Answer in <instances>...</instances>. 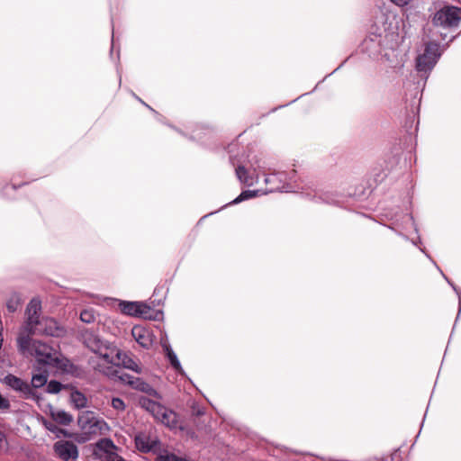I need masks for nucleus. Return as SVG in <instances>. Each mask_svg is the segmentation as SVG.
<instances>
[{"mask_svg": "<svg viewBox=\"0 0 461 461\" xmlns=\"http://www.w3.org/2000/svg\"><path fill=\"white\" fill-rule=\"evenodd\" d=\"M113 349H114V352L110 353L109 359L105 360V363L109 366H103L102 365H98L95 368L112 379H118L122 384H129L134 389L144 392V381L140 377L125 373L122 368L131 370L137 375H140L141 368L137 362L127 353L116 348Z\"/></svg>", "mask_w": 461, "mask_h": 461, "instance_id": "1", "label": "nucleus"}, {"mask_svg": "<svg viewBox=\"0 0 461 461\" xmlns=\"http://www.w3.org/2000/svg\"><path fill=\"white\" fill-rule=\"evenodd\" d=\"M161 394L146 384V411L170 429L179 427L178 415L161 403Z\"/></svg>", "mask_w": 461, "mask_h": 461, "instance_id": "2", "label": "nucleus"}, {"mask_svg": "<svg viewBox=\"0 0 461 461\" xmlns=\"http://www.w3.org/2000/svg\"><path fill=\"white\" fill-rule=\"evenodd\" d=\"M78 339L89 350L99 355L104 362L109 359L110 353L114 352V349H113V348L110 347V345L104 341L99 334L92 330H80L78 333Z\"/></svg>", "mask_w": 461, "mask_h": 461, "instance_id": "3", "label": "nucleus"}, {"mask_svg": "<svg viewBox=\"0 0 461 461\" xmlns=\"http://www.w3.org/2000/svg\"><path fill=\"white\" fill-rule=\"evenodd\" d=\"M461 21V8L444 5L431 15V23L436 27L451 30L456 28Z\"/></svg>", "mask_w": 461, "mask_h": 461, "instance_id": "4", "label": "nucleus"}, {"mask_svg": "<svg viewBox=\"0 0 461 461\" xmlns=\"http://www.w3.org/2000/svg\"><path fill=\"white\" fill-rule=\"evenodd\" d=\"M31 355L35 357L39 366L56 367L59 364V352L41 341H33Z\"/></svg>", "mask_w": 461, "mask_h": 461, "instance_id": "5", "label": "nucleus"}, {"mask_svg": "<svg viewBox=\"0 0 461 461\" xmlns=\"http://www.w3.org/2000/svg\"><path fill=\"white\" fill-rule=\"evenodd\" d=\"M440 57L439 44L429 41L426 44L424 52L417 57L416 69L419 72H429Z\"/></svg>", "mask_w": 461, "mask_h": 461, "instance_id": "6", "label": "nucleus"}, {"mask_svg": "<svg viewBox=\"0 0 461 461\" xmlns=\"http://www.w3.org/2000/svg\"><path fill=\"white\" fill-rule=\"evenodd\" d=\"M32 334H42L51 337H60L64 333V330L59 325L58 321L53 318H42L29 330Z\"/></svg>", "mask_w": 461, "mask_h": 461, "instance_id": "7", "label": "nucleus"}, {"mask_svg": "<svg viewBox=\"0 0 461 461\" xmlns=\"http://www.w3.org/2000/svg\"><path fill=\"white\" fill-rule=\"evenodd\" d=\"M5 383L12 389L23 393V396L25 399H32L37 402L41 399L37 392L34 391L27 382H24L12 374H9L5 377Z\"/></svg>", "mask_w": 461, "mask_h": 461, "instance_id": "8", "label": "nucleus"}, {"mask_svg": "<svg viewBox=\"0 0 461 461\" xmlns=\"http://www.w3.org/2000/svg\"><path fill=\"white\" fill-rule=\"evenodd\" d=\"M53 449L55 455L62 461H75L78 456L77 447L71 441H57L53 445Z\"/></svg>", "mask_w": 461, "mask_h": 461, "instance_id": "9", "label": "nucleus"}, {"mask_svg": "<svg viewBox=\"0 0 461 461\" xmlns=\"http://www.w3.org/2000/svg\"><path fill=\"white\" fill-rule=\"evenodd\" d=\"M160 344L165 353L166 357L167 358L172 368L179 375L184 374L183 367L181 366L180 361L177 358L176 354L172 349L170 344L168 343L167 337L166 334H161L160 337Z\"/></svg>", "mask_w": 461, "mask_h": 461, "instance_id": "10", "label": "nucleus"}, {"mask_svg": "<svg viewBox=\"0 0 461 461\" xmlns=\"http://www.w3.org/2000/svg\"><path fill=\"white\" fill-rule=\"evenodd\" d=\"M77 422L82 429H88L90 433H95L96 429H101V421L90 411L80 412Z\"/></svg>", "mask_w": 461, "mask_h": 461, "instance_id": "11", "label": "nucleus"}, {"mask_svg": "<svg viewBox=\"0 0 461 461\" xmlns=\"http://www.w3.org/2000/svg\"><path fill=\"white\" fill-rule=\"evenodd\" d=\"M265 183L270 185L269 192H286L289 187L286 182V175L284 172L267 175L265 178Z\"/></svg>", "mask_w": 461, "mask_h": 461, "instance_id": "12", "label": "nucleus"}, {"mask_svg": "<svg viewBox=\"0 0 461 461\" xmlns=\"http://www.w3.org/2000/svg\"><path fill=\"white\" fill-rule=\"evenodd\" d=\"M96 447L99 450H104V455L101 456L103 461H126L113 450L115 446L111 439H101L97 444Z\"/></svg>", "mask_w": 461, "mask_h": 461, "instance_id": "13", "label": "nucleus"}, {"mask_svg": "<svg viewBox=\"0 0 461 461\" xmlns=\"http://www.w3.org/2000/svg\"><path fill=\"white\" fill-rule=\"evenodd\" d=\"M118 302V308L120 312L125 315L139 317L144 312V303L141 302H128L120 301Z\"/></svg>", "mask_w": 461, "mask_h": 461, "instance_id": "14", "label": "nucleus"}, {"mask_svg": "<svg viewBox=\"0 0 461 461\" xmlns=\"http://www.w3.org/2000/svg\"><path fill=\"white\" fill-rule=\"evenodd\" d=\"M41 310V301L38 299H32L26 309L27 321L25 330H29L32 326L36 324L40 319V313Z\"/></svg>", "mask_w": 461, "mask_h": 461, "instance_id": "15", "label": "nucleus"}, {"mask_svg": "<svg viewBox=\"0 0 461 461\" xmlns=\"http://www.w3.org/2000/svg\"><path fill=\"white\" fill-rule=\"evenodd\" d=\"M27 334L20 333L19 337L17 338V346L19 351L25 355L29 353L31 355V352L32 351V343L31 339V335H33L32 333H30L28 330Z\"/></svg>", "mask_w": 461, "mask_h": 461, "instance_id": "16", "label": "nucleus"}, {"mask_svg": "<svg viewBox=\"0 0 461 461\" xmlns=\"http://www.w3.org/2000/svg\"><path fill=\"white\" fill-rule=\"evenodd\" d=\"M50 416L57 424L68 426L72 420L73 417L65 411L50 410Z\"/></svg>", "mask_w": 461, "mask_h": 461, "instance_id": "17", "label": "nucleus"}, {"mask_svg": "<svg viewBox=\"0 0 461 461\" xmlns=\"http://www.w3.org/2000/svg\"><path fill=\"white\" fill-rule=\"evenodd\" d=\"M163 318L164 313L160 299L154 308H151V306L146 303V320L159 321H162Z\"/></svg>", "mask_w": 461, "mask_h": 461, "instance_id": "18", "label": "nucleus"}, {"mask_svg": "<svg viewBox=\"0 0 461 461\" xmlns=\"http://www.w3.org/2000/svg\"><path fill=\"white\" fill-rule=\"evenodd\" d=\"M49 373L47 370H43L38 374H33L32 377L31 387L35 391L38 388H41L48 382Z\"/></svg>", "mask_w": 461, "mask_h": 461, "instance_id": "19", "label": "nucleus"}, {"mask_svg": "<svg viewBox=\"0 0 461 461\" xmlns=\"http://www.w3.org/2000/svg\"><path fill=\"white\" fill-rule=\"evenodd\" d=\"M70 400L77 409L86 407L87 399L84 393L79 391H74L70 394Z\"/></svg>", "mask_w": 461, "mask_h": 461, "instance_id": "20", "label": "nucleus"}, {"mask_svg": "<svg viewBox=\"0 0 461 461\" xmlns=\"http://www.w3.org/2000/svg\"><path fill=\"white\" fill-rule=\"evenodd\" d=\"M235 171H236V176H237L238 179L241 183H243L249 186L253 185L252 178L249 176L248 170L246 169V167L244 166H238L236 167Z\"/></svg>", "mask_w": 461, "mask_h": 461, "instance_id": "21", "label": "nucleus"}, {"mask_svg": "<svg viewBox=\"0 0 461 461\" xmlns=\"http://www.w3.org/2000/svg\"><path fill=\"white\" fill-rule=\"evenodd\" d=\"M131 335L140 344L144 347V327L141 325H135L131 330Z\"/></svg>", "mask_w": 461, "mask_h": 461, "instance_id": "22", "label": "nucleus"}, {"mask_svg": "<svg viewBox=\"0 0 461 461\" xmlns=\"http://www.w3.org/2000/svg\"><path fill=\"white\" fill-rule=\"evenodd\" d=\"M80 320L86 323L95 321V312L93 308L85 309L80 312Z\"/></svg>", "mask_w": 461, "mask_h": 461, "instance_id": "23", "label": "nucleus"}, {"mask_svg": "<svg viewBox=\"0 0 461 461\" xmlns=\"http://www.w3.org/2000/svg\"><path fill=\"white\" fill-rule=\"evenodd\" d=\"M257 194V192L256 191H250V190H246V191H243L240 194L239 196H237L234 200H232L231 202H230L227 205H231V204H237L242 201H245V200H248L249 198H252V197H255Z\"/></svg>", "mask_w": 461, "mask_h": 461, "instance_id": "24", "label": "nucleus"}, {"mask_svg": "<svg viewBox=\"0 0 461 461\" xmlns=\"http://www.w3.org/2000/svg\"><path fill=\"white\" fill-rule=\"evenodd\" d=\"M21 305V299L18 294H13L6 303V308L10 312H14Z\"/></svg>", "mask_w": 461, "mask_h": 461, "instance_id": "25", "label": "nucleus"}, {"mask_svg": "<svg viewBox=\"0 0 461 461\" xmlns=\"http://www.w3.org/2000/svg\"><path fill=\"white\" fill-rule=\"evenodd\" d=\"M43 425L45 426V428L50 430V432L54 433L55 435H59V433H65V430L59 428L57 426V423L55 421H53V420L51 419V420H43Z\"/></svg>", "mask_w": 461, "mask_h": 461, "instance_id": "26", "label": "nucleus"}, {"mask_svg": "<svg viewBox=\"0 0 461 461\" xmlns=\"http://www.w3.org/2000/svg\"><path fill=\"white\" fill-rule=\"evenodd\" d=\"M63 385L56 380H51L48 383L46 392L49 393H58L61 391Z\"/></svg>", "mask_w": 461, "mask_h": 461, "instance_id": "27", "label": "nucleus"}, {"mask_svg": "<svg viewBox=\"0 0 461 461\" xmlns=\"http://www.w3.org/2000/svg\"><path fill=\"white\" fill-rule=\"evenodd\" d=\"M159 445H160L159 441H158V440L150 441L149 438H146V445H145L146 453H149V452L157 453V451L158 450Z\"/></svg>", "mask_w": 461, "mask_h": 461, "instance_id": "28", "label": "nucleus"}, {"mask_svg": "<svg viewBox=\"0 0 461 461\" xmlns=\"http://www.w3.org/2000/svg\"><path fill=\"white\" fill-rule=\"evenodd\" d=\"M112 407L117 411H122L125 409L124 402L118 397H114L112 399Z\"/></svg>", "mask_w": 461, "mask_h": 461, "instance_id": "29", "label": "nucleus"}, {"mask_svg": "<svg viewBox=\"0 0 461 461\" xmlns=\"http://www.w3.org/2000/svg\"><path fill=\"white\" fill-rule=\"evenodd\" d=\"M136 447L140 452H144V438H142L141 435L136 437Z\"/></svg>", "mask_w": 461, "mask_h": 461, "instance_id": "30", "label": "nucleus"}, {"mask_svg": "<svg viewBox=\"0 0 461 461\" xmlns=\"http://www.w3.org/2000/svg\"><path fill=\"white\" fill-rule=\"evenodd\" d=\"M159 299L162 301V296L158 297V293L154 292L152 296L149 298V303L148 304H149L150 306L152 304L155 307L158 303Z\"/></svg>", "mask_w": 461, "mask_h": 461, "instance_id": "31", "label": "nucleus"}, {"mask_svg": "<svg viewBox=\"0 0 461 461\" xmlns=\"http://www.w3.org/2000/svg\"><path fill=\"white\" fill-rule=\"evenodd\" d=\"M10 407V403L8 400L2 397L0 394V410L8 409Z\"/></svg>", "mask_w": 461, "mask_h": 461, "instance_id": "32", "label": "nucleus"}, {"mask_svg": "<svg viewBox=\"0 0 461 461\" xmlns=\"http://www.w3.org/2000/svg\"><path fill=\"white\" fill-rule=\"evenodd\" d=\"M29 183H30V181H25V182H23V183H21V184L13 183V184L11 185V186H12L13 190H17L18 188H20V187H22L23 185H27V184H29Z\"/></svg>", "mask_w": 461, "mask_h": 461, "instance_id": "33", "label": "nucleus"}, {"mask_svg": "<svg viewBox=\"0 0 461 461\" xmlns=\"http://www.w3.org/2000/svg\"><path fill=\"white\" fill-rule=\"evenodd\" d=\"M393 3L399 6H403L408 4L409 0H391Z\"/></svg>", "mask_w": 461, "mask_h": 461, "instance_id": "34", "label": "nucleus"}, {"mask_svg": "<svg viewBox=\"0 0 461 461\" xmlns=\"http://www.w3.org/2000/svg\"><path fill=\"white\" fill-rule=\"evenodd\" d=\"M193 413L195 414L196 416H199V415H203L204 413V411L201 409H197L195 410L194 407L193 408Z\"/></svg>", "mask_w": 461, "mask_h": 461, "instance_id": "35", "label": "nucleus"}, {"mask_svg": "<svg viewBox=\"0 0 461 461\" xmlns=\"http://www.w3.org/2000/svg\"><path fill=\"white\" fill-rule=\"evenodd\" d=\"M145 107H146V108H149V109L150 111H152V112L154 111V110H153V109H152L149 104H145Z\"/></svg>", "mask_w": 461, "mask_h": 461, "instance_id": "36", "label": "nucleus"}, {"mask_svg": "<svg viewBox=\"0 0 461 461\" xmlns=\"http://www.w3.org/2000/svg\"><path fill=\"white\" fill-rule=\"evenodd\" d=\"M142 398L140 399V404H141L142 407H144V404L141 403Z\"/></svg>", "mask_w": 461, "mask_h": 461, "instance_id": "37", "label": "nucleus"}]
</instances>
